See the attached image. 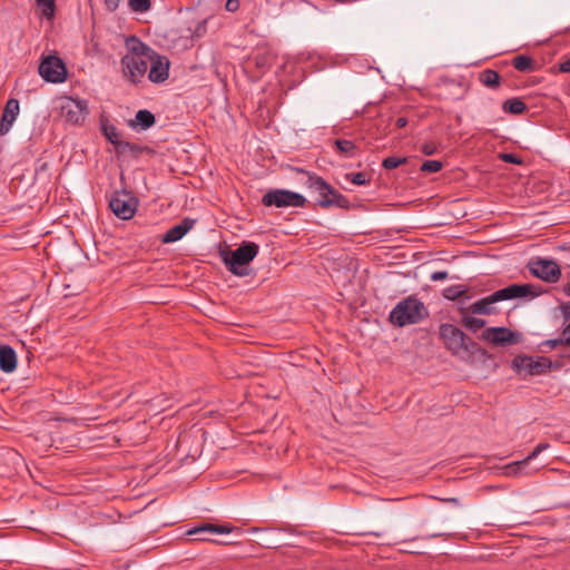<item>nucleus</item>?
<instances>
[{"label": "nucleus", "mask_w": 570, "mask_h": 570, "mask_svg": "<svg viewBox=\"0 0 570 570\" xmlns=\"http://www.w3.org/2000/svg\"><path fill=\"white\" fill-rule=\"evenodd\" d=\"M540 293L541 292L532 284H511L475 301L464 311L478 315H497L500 313L497 303L523 297L534 298L539 296Z\"/></svg>", "instance_id": "obj_1"}, {"label": "nucleus", "mask_w": 570, "mask_h": 570, "mask_svg": "<svg viewBox=\"0 0 570 570\" xmlns=\"http://www.w3.org/2000/svg\"><path fill=\"white\" fill-rule=\"evenodd\" d=\"M127 53L121 58L124 76L132 83H138L145 77L150 59L156 51L136 36L126 39Z\"/></svg>", "instance_id": "obj_2"}, {"label": "nucleus", "mask_w": 570, "mask_h": 570, "mask_svg": "<svg viewBox=\"0 0 570 570\" xmlns=\"http://www.w3.org/2000/svg\"><path fill=\"white\" fill-rule=\"evenodd\" d=\"M440 338L442 340L444 347L451 352L452 355L472 356L476 354H485L479 343L469 337L458 326L453 324H441L439 327Z\"/></svg>", "instance_id": "obj_3"}, {"label": "nucleus", "mask_w": 570, "mask_h": 570, "mask_svg": "<svg viewBox=\"0 0 570 570\" xmlns=\"http://www.w3.org/2000/svg\"><path fill=\"white\" fill-rule=\"evenodd\" d=\"M259 246L254 242L244 240L236 249L220 252L226 268L235 276L244 277L252 274L250 263L257 256Z\"/></svg>", "instance_id": "obj_4"}, {"label": "nucleus", "mask_w": 570, "mask_h": 570, "mask_svg": "<svg viewBox=\"0 0 570 570\" xmlns=\"http://www.w3.org/2000/svg\"><path fill=\"white\" fill-rule=\"evenodd\" d=\"M295 171L303 174L306 179L303 181L304 186L314 194H317L321 197L324 193L332 194V199L317 198L316 204L322 208H331L337 207L343 209H348L351 207L350 200L332 187L328 183H326L321 176H317L315 173L307 171L303 168H294Z\"/></svg>", "instance_id": "obj_5"}, {"label": "nucleus", "mask_w": 570, "mask_h": 570, "mask_svg": "<svg viewBox=\"0 0 570 570\" xmlns=\"http://www.w3.org/2000/svg\"><path fill=\"white\" fill-rule=\"evenodd\" d=\"M429 312L419 298L409 296L394 306V325L405 326L424 320Z\"/></svg>", "instance_id": "obj_6"}, {"label": "nucleus", "mask_w": 570, "mask_h": 570, "mask_svg": "<svg viewBox=\"0 0 570 570\" xmlns=\"http://www.w3.org/2000/svg\"><path fill=\"white\" fill-rule=\"evenodd\" d=\"M138 198L127 190H116L109 199V208L116 217L128 220L137 212Z\"/></svg>", "instance_id": "obj_7"}, {"label": "nucleus", "mask_w": 570, "mask_h": 570, "mask_svg": "<svg viewBox=\"0 0 570 570\" xmlns=\"http://www.w3.org/2000/svg\"><path fill=\"white\" fill-rule=\"evenodd\" d=\"M552 367H558V365L553 366L551 360L544 356L534 360L532 356L518 355L512 360V368L519 374L524 372L528 376L544 374Z\"/></svg>", "instance_id": "obj_8"}, {"label": "nucleus", "mask_w": 570, "mask_h": 570, "mask_svg": "<svg viewBox=\"0 0 570 570\" xmlns=\"http://www.w3.org/2000/svg\"><path fill=\"white\" fill-rule=\"evenodd\" d=\"M262 204L266 207L275 206L277 208L303 207L306 204V198L302 194L287 189H273L263 196Z\"/></svg>", "instance_id": "obj_9"}, {"label": "nucleus", "mask_w": 570, "mask_h": 570, "mask_svg": "<svg viewBox=\"0 0 570 570\" xmlns=\"http://www.w3.org/2000/svg\"><path fill=\"white\" fill-rule=\"evenodd\" d=\"M480 338L495 346H507L521 343L523 335L504 326H495L484 330Z\"/></svg>", "instance_id": "obj_10"}, {"label": "nucleus", "mask_w": 570, "mask_h": 570, "mask_svg": "<svg viewBox=\"0 0 570 570\" xmlns=\"http://www.w3.org/2000/svg\"><path fill=\"white\" fill-rule=\"evenodd\" d=\"M39 73L46 81L59 83L66 80L67 68L62 59L51 55L42 59Z\"/></svg>", "instance_id": "obj_11"}, {"label": "nucleus", "mask_w": 570, "mask_h": 570, "mask_svg": "<svg viewBox=\"0 0 570 570\" xmlns=\"http://www.w3.org/2000/svg\"><path fill=\"white\" fill-rule=\"evenodd\" d=\"M443 164L440 160H424L421 163L417 158H401L394 156V169H401L406 173H414L417 169L425 173H438Z\"/></svg>", "instance_id": "obj_12"}, {"label": "nucleus", "mask_w": 570, "mask_h": 570, "mask_svg": "<svg viewBox=\"0 0 570 570\" xmlns=\"http://www.w3.org/2000/svg\"><path fill=\"white\" fill-rule=\"evenodd\" d=\"M530 272L538 278L548 282L556 283L561 276L560 266L550 259H538L532 262L530 265Z\"/></svg>", "instance_id": "obj_13"}, {"label": "nucleus", "mask_w": 570, "mask_h": 570, "mask_svg": "<svg viewBox=\"0 0 570 570\" xmlns=\"http://www.w3.org/2000/svg\"><path fill=\"white\" fill-rule=\"evenodd\" d=\"M61 109L66 120L73 125L83 122L88 115V104L82 99L70 98Z\"/></svg>", "instance_id": "obj_14"}, {"label": "nucleus", "mask_w": 570, "mask_h": 570, "mask_svg": "<svg viewBox=\"0 0 570 570\" xmlns=\"http://www.w3.org/2000/svg\"><path fill=\"white\" fill-rule=\"evenodd\" d=\"M149 66L148 79L151 82L161 83L168 79L170 62L167 57L156 52V56L150 59Z\"/></svg>", "instance_id": "obj_15"}, {"label": "nucleus", "mask_w": 570, "mask_h": 570, "mask_svg": "<svg viewBox=\"0 0 570 570\" xmlns=\"http://www.w3.org/2000/svg\"><path fill=\"white\" fill-rule=\"evenodd\" d=\"M548 446H549L548 443H539L527 458H524L523 460L514 461V462L508 464L504 468V471H505L504 474L509 475V476L528 474L529 472L525 471V469L529 465L530 461L535 459Z\"/></svg>", "instance_id": "obj_16"}, {"label": "nucleus", "mask_w": 570, "mask_h": 570, "mask_svg": "<svg viewBox=\"0 0 570 570\" xmlns=\"http://www.w3.org/2000/svg\"><path fill=\"white\" fill-rule=\"evenodd\" d=\"M196 220L185 217L179 224L169 228L161 237L164 244H170L180 240L195 225Z\"/></svg>", "instance_id": "obj_17"}, {"label": "nucleus", "mask_w": 570, "mask_h": 570, "mask_svg": "<svg viewBox=\"0 0 570 570\" xmlns=\"http://www.w3.org/2000/svg\"><path fill=\"white\" fill-rule=\"evenodd\" d=\"M19 100L10 98L4 106L3 114L0 120V135L3 136L9 132L12 124L19 115Z\"/></svg>", "instance_id": "obj_18"}, {"label": "nucleus", "mask_w": 570, "mask_h": 570, "mask_svg": "<svg viewBox=\"0 0 570 570\" xmlns=\"http://www.w3.org/2000/svg\"><path fill=\"white\" fill-rule=\"evenodd\" d=\"M17 368V353L7 344H0V370L12 373Z\"/></svg>", "instance_id": "obj_19"}, {"label": "nucleus", "mask_w": 570, "mask_h": 570, "mask_svg": "<svg viewBox=\"0 0 570 570\" xmlns=\"http://www.w3.org/2000/svg\"><path fill=\"white\" fill-rule=\"evenodd\" d=\"M116 153L118 157L121 156H131L134 158H138L140 154L142 153H151V149L147 146H140L138 144L124 141L121 140L118 146L116 147Z\"/></svg>", "instance_id": "obj_20"}, {"label": "nucleus", "mask_w": 570, "mask_h": 570, "mask_svg": "<svg viewBox=\"0 0 570 570\" xmlns=\"http://www.w3.org/2000/svg\"><path fill=\"white\" fill-rule=\"evenodd\" d=\"M334 146L336 153L345 158H355L360 153L358 146L348 139H336Z\"/></svg>", "instance_id": "obj_21"}, {"label": "nucleus", "mask_w": 570, "mask_h": 570, "mask_svg": "<svg viewBox=\"0 0 570 570\" xmlns=\"http://www.w3.org/2000/svg\"><path fill=\"white\" fill-rule=\"evenodd\" d=\"M234 527L228 524L216 525L212 523H204L199 527H195L190 529L188 534H198V533H216V534H228L233 531Z\"/></svg>", "instance_id": "obj_22"}, {"label": "nucleus", "mask_w": 570, "mask_h": 570, "mask_svg": "<svg viewBox=\"0 0 570 570\" xmlns=\"http://www.w3.org/2000/svg\"><path fill=\"white\" fill-rule=\"evenodd\" d=\"M156 122L155 115L147 110V109H140L137 111L135 116V121L130 122V126H140L141 129L146 130L153 127Z\"/></svg>", "instance_id": "obj_23"}, {"label": "nucleus", "mask_w": 570, "mask_h": 570, "mask_svg": "<svg viewBox=\"0 0 570 570\" xmlns=\"http://www.w3.org/2000/svg\"><path fill=\"white\" fill-rule=\"evenodd\" d=\"M479 80L483 86L494 89L499 87L501 77L498 71L485 69L480 72Z\"/></svg>", "instance_id": "obj_24"}, {"label": "nucleus", "mask_w": 570, "mask_h": 570, "mask_svg": "<svg viewBox=\"0 0 570 570\" xmlns=\"http://www.w3.org/2000/svg\"><path fill=\"white\" fill-rule=\"evenodd\" d=\"M502 110L511 115H521L527 110V105L520 98H510L503 101Z\"/></svg>", "instance_id": "obj_25"}, {"label": "nucleus", "mask_w": 570, "mask_h": 570, "mask_svg": "<svg viewBox=\"0 0 570 570\" xmlns=\"http://www.w3.org/2000/svg\"><path fill=\"white\" fill-rule=\"evenodd\" d=\"M512 66L521 72H532L535 70V62L529 56H517L512 59Z\"/></svg>", "instance_id": "obj_26"}, {"label": "nucleus", "mask_w": 570, "mask_h": 570, "mask_svg": "<svg viewBox=\"0 0 570 570\" xmlns=\"http://www.w3.org/2000/svg\"><path fill=\"white\" fill-rule=\"evenodd\" d=\"M101 129L104 132V136L107 138V140L114 145L116 148L118 144L121 141L120 135L117 131V128L114 125H108L105 122H101Z\"/></svg>", "instance_id": "obj_27"}, {"label": "nucleus", "mask_w": 570, "mask_h": 570, "mask_svg": "<svg viewBox=\"0 0 570 570\" xmlns=\"http://www.w3.org/2000/svg\"><path fill=\"white\" fill-rule=\"evenodd\" d=\"M461 323L466 330H469L473 333L483 328L487 324L485 320L473 317V316H463L461 320Z\"/></svg>", "instance_id": "obj_28"}, {"label": "nucleus", "mask_w": 570, "mask_h": 570, "mask_svg": "<svg viewBox=\"0 0 570 570\" xmlns=\"http://www.w3.org/2000/svg\"><path fill=\"white\" fill-rule=\"evenodd\" d=\"M41 10V14L47 19H52L56 11V0H35Z\"/></svg>", "instance_id": "obj_29"}, {"label": "nucleus", "mask_w": 570, "mask_h": 570, "mask_svg": "<svg viewBox=\"0 0 570 570\" xmlns=\"http://www.w3.org/2000/svg\"><path fill=\"white\" fill-rule=\"evenodd\" d=\"M466 292V287L463 285H451L443 289V296L449 301H455Z\"/></svg>", "instance_id": "obj_30"}, {"label": "nucleus", "mask_w": 570, "mask_h": 570, "mask_svg": "<svg viewBox=\"0 0 570 570\" xmlns=\"http://www.w3.org/2000/svg\"><path fill=\"white\" fill-rule=\"evenodd\" d=\"M345 179L357 186H364L370 183V176L365 171L346 174Z\"/></svg>", "instance_id": "obj_31"}, {"label": "nucleus", "mask_w": 570, "mask_h": 570, "mask_svg": "<svg viewBox=\"0 0 570 570\" xmlns=\"http://www.w3.org/2000/svg\"><path fill=\"white\" fill-rule=\"evenodd\" d=\"M128 7L132 12L144 13L150 10L151 0H128Z\"/></svg>", "instance_id": "obj_32"}, {"label": "nucleus", "mask_w": 570, "mask_h": 570, "mask_svg": "<svg viewBox=\"0 0 570 570\" xmlns=\"http://www.w3.org/2000/svg\"><path fill=\"white\" fill-rule=\"evenodd\" d=\"M409 256L414 257L415 253H406L405 250H402L401 245H394V267L402 264V262L396 259H406Z\"/></svg>", "instance_id": "obj_33"}, {"label": "nucleus", "mask_w": 570, "mask_h": 570, "mask_svg": "<svg viewBox=\"0 0 570 570\" xmlns=\"http://www.w3.org/2000/svg\"><path fill=\"white\" fill-rule=\"evenodd\" d=\"M563 345L569 346V343L564 340V336L562 333H561L560 337H558V338L547 340L541 343V346L549 347L550 350H553V348H557L558 346H563Z\"/></svg>", "instance_id": "obj_34"}, {"label": "nucleus", "mask_w": 570, "mask_h": 570, "mask_svg": "<svg viewBox=\"0 0 570 570\" xmlns=\"http://www.w3.org/2000/svg\"><path fill=\"white\" fill-rule=\"evenodd\" d=\"M501 159L509 164H515V165L521 164V159L513 154H503L501 156Z\"/></svg>", "instance_id": "obj_35"}, {"label": "nucleus", "mask_w": 570, "mask_h": 570, "mask_svg": "<svg viewBox=\"0 0 570 570\" xmlns=\"http://www.w3.org/2000/svg\"><path fill=\"white\" fill-rule=\"evenodd\" d=\"M448 272L445 271H436V272H433L430 276V279L433 281V282H436V281H444L448 278Z\"/></svg>", "instance_id": "obj_36"}, {"label": "nucleus", "mask_w": 570, "mask_h": 570, "mask_svg": "<svg viewBox=\"0 0 570 570\" xmlns=\"http://www.w3.org/2000/svg\"><path fill=\"white\" fill-rule=\"evenodd\" d=\"M104 3L109 12H115L119 7L120 0H104Z\"/></svg>", "instance_id": "obj_37"}, {"label": "nucleus", "mask_w": 570, "mask_h": 570, "mask_svg": "<svg viewBox=\"0 0 570 570\" xmlns=\"http://www.w3.org/2000/svg\"><path fill=\"white\" fill-rule=\"evenodd\" d=\"M225 8L228 12H236L239 9V0H227Z\"/></svg>", "instance_id": "obj_38"}, {"label": "nucleus", "mask_w": 570, "mask_h": 570, "mask_svg": "<svg viewBox=\"0 0 570 570\" xmlns=\"http://www.w3.org/2000/svg\"><path fill=\"white\" fill-rule=\"evenodd\" d=\"M561 311L566 320L570 318V302L563 303Z\"/></svg>", "instance_id": "obj_39"}, {"label": "nucleus", "mask_w": 570, "mask_h": 570, "mask_svg": "<svg viewBox=\"0 0 570 570\" xmlns=\"http://www.w3.org/2000/svg\"><path fill=\"white\" fill-rule=\"evenodd\" d=\"M559 70H560L561 72H564V73L570 72V59H568V60H566V61L561 62V63L559 65Z\"/></svg>", "instance_id": "obj_40"}, {"label": "nucleus", "mask_w": 570, "mask_h": 570, "mask_svg": "<svg viewBox=\"0 0 570 570\" xmlns=\"http://www.w3.org/2000/svg\"><path fill=\"white\" fill-rule=\"evenodd\" d=\"M382 165L385 169H389V170L392 169V166H393L392 156H387L386 158H384Z\"/></svg>", "instance_id": "obj_41"}, {"label": "nucleus", "mask_w": 570, "mask_h": 570, "mask_svg": "<svg viewBox=\"0 0 570 570\" xmlns=\"http://www.w3.org/2000/svg\"><path fill=\"white\" fill-rule=\"evenodd\" d=\"M564 336V340L569 343L570 345V323L562 330L561 332Z\"/></svg>", "instance_id": "obj_42"}, {"label": "nucleus", "mask_w": 570, "mask_h": 570, "mask_svg": "<svg viewBox=\"0 0 570 570\" xmlns=\"http://www.w3.org/2000/svg\"><path fill=\"white\" fill-rule=\"evenodd\" d=\"M395 125L399 127V128H403L407 125V119L405 117H399L395 121Z\"/></svg>", "instance_id": "obj_43"}, {"label": "nucleus", "mask_w": 570, "mask_h": 570, "mask_svg": "<svg viewBox=\"0 0 570 570\" xmlns=\"http://www.w3.org/2000/svg\"><path fill=\"white\" fill-rule=\"evenodd\" d=\"M395 275H402L404 277H410L411 276V271H403V268H400V271H396L394 268V276Z\"/></svg>", "instance_id": "obj_44"}, {"label": "nucleus", "mask_w": 570, "mask_h": 570, "mask_svg": "<svg viewBox=\"0 0 570 570\" xmlns=\"http://www.w3.org/2000/svg\"><path fill=\"white\" fill-rule=\"evenodd\" d=\"M423 153H424L425 155H432V154L434 153V149H433V148H431V147H429V146H424V148H423Z\"/></svg>", "instance_id": "obj_45"}, {"label": "nucleus", "mask_w": 570, "mask_h": 570, "mask_svg": "<svg viewBox=\"0 0 570 570\" xmlns=\"http://www.w3.org/2000/svg\"><path fill=\"white\" fill-rule=\"evenodd\" d=\"M206 533H198L195 540L206 541L208 538L205 535Z\"/></svg>", "instance_id": "obj_46"}, {"label": "nucleus", "mask_w": 570, "mask_h": 570, "mask_svg": "<svg viewBox=\"0 0 570 570\" xmlns=\"http://www.w3.org/2000/svg\"><path fill=\"white\" fill-rule=\"evenodd\" d=\"M47 167H48V165H47L46 163H42V164L39 166V168H37V171H38V170H46V169H47Z\"/></svg>", "instance_id": "obj_47"}, {"label": "nucleus", "mask_w": 570, "mask_h": 570, "mask_svg": "<svg viewBox=\"0 0 570 570\" xmlns=\"http://www.w3.org/2000/svg\"><path fill=\"white\" fill-rule=\"evenodd\" d=\"M255 60H256V66L257 67H262L263 66V60H261L259 57H256Z\"/></svg>", "instance_id": "obj_48"}, {"label": "nucleus", "mask_w": 570, "mask_h": 570, "mask_svg": "<svg viewBox=\"0 0 570 570\" xmlns=\"http://www.w3.org/2000/svg\"><path fill=\"white\" fill-rule=\"evenodd\" d=\"M320 198L332 199V194L324 193Z\"/></svg>", "instance_id": "obj_49"}, {"label": "nucleus", "mask_w": 570, "mask_h": 570, "mask_svg": "<svg viewBox=\"0 0 570 570\" xmlns=\"http://www.w3.org/2000/svg\"><path fill=\"white\" fill-rule=\"evenodd\" d=\"M386 320L392 323V311L387 314Z\"/></svg>", "instance_id": "obj_50"}, {"label": "nucleus", "mask_w": 570, "mask_h": 570, "mask_svg": "<svg viewBox=\"0 0 570 570\" xmlns=\"http://www.w3.org/2000/svg\"><path fill=\"white\" fill-rule=\"evenodd\" d=\"M566 293H567L568 295H570V283L568 284V286H567V288H566Z\"/></svg>", "instance_id": "obj_51"}, {"label": "nucleus", "mask_w": 570, "mask_h": 570, "mask_svg": "<svg viewBox=\"0 0 570 570\" xmlns=\"http://www.w3.org/2000/svg\"><path fill=\"white\" fill-rule=\"evenodd\" d=\"M449 501L452 502V503H458V499L456 498L449 499Z\"/></svg>", "instance_id": "obj_52"}, {"label": "nucleus", "mask_w": 570, "mask_h": 570, "mask_svg": "<svg viewBox=\"0 0 570 570\" xmlns=\"http://www.w3.org/2000/svg\"><path fill=\"white\" fill-rule=\"evenodd\" d=\"M200 27H202V24H199V27L196 29L197 36H200V32H199Z\"/></svg>", "instance_id": "obj_53"}, {"label": "nucleus", "mask_w": 570, "mask_h": 570, "mask_svg": "<svg viewBox=\"0 0 570 570\" xmlns=\"http://www.w3.org/2000/svg\"><path fill=\"white\" fill-rule=\"evenodd\" d=\"M200 27H202V24H199V27L196 29L197 36H200V32H199Z\"/></svg>", "instance_id": "obj_54"}, {"label": "nucleus", "mask_w": 570, "mask_h": 570, "mask_svg": "<svg viewBox=\"0 0 570 570\" xmlns=\"http://www.w3.org/2000/svg\"><path fill=\"white\" fill-rule=\"evenodd\" d=\"M336 2H345L346 0H335Z\"/></svg>", "instance_id": "obj_55"}]
</instances>
